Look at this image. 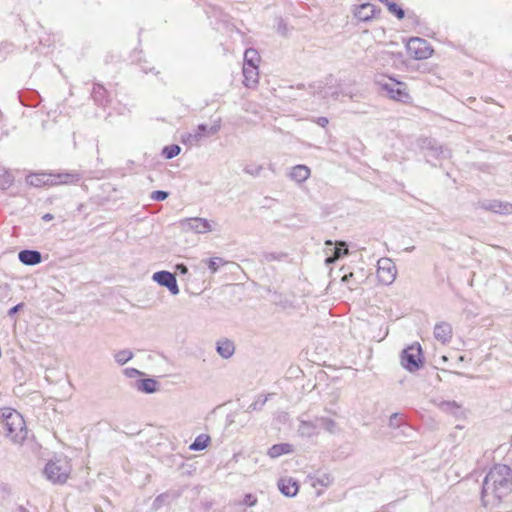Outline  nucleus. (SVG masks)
Wrapping results in <instances>:
<instances>
[{
    "instance_id": "obj_10",
    "label": "nucleus",
    "mask_w": 512,
    "mask_h": 512,
    "mask_svg": "<svg viewBox=\"0 0 512 512\" xmlns=\"http://www.w3.org/2000/svg\"><path fill=\"white\" fill-rule=\"evenodd\" d=\"M152 279L159 285L166 287L172 295L179 294L180 290L173 273L164 270L158 271L153 274Z\"/></svg>"
},
{
    "instance_id": "obj_5",
    "label": "nucleus",
    "mask_w": 512,
    "mask_h": 512,
    "mask_svg": "<svg viewBox=\"0 0 512 512\" xmlns=\"http://www.w3.org/2000/svg\"><path fill=\"white\" fill-rule=\"evenodd\" d=\"M401 364L409 372L420 369L423 364L420 344H413L402 351Z\"/></svg>"
},
{
    "instance_id": "obj_22",
    "label": "nucleus",
    "mask_w": 512,
    "mask_h": 512,
    "mask_svg": "<svg viewBox=\"0 0 512 512\" xmlns=\"http://www.w3.org/2000/svg\"><path fill=\"white\" fill-rule=\"evenodd\" d=\"M310 173V168L306 165H296L291 169L289 177L292 180L301 183L309 178Z\"/></svg>"
},
{
    "instance_id": "obj_8",
    "label": "nucleus",
    "mask_w": 512,
    "mask_h": 512,
    "mask_svg": "<svg viewBox=\"0 0 512 512\" xmlns=\"http://www.w3.org/2000/svg\"><path fill=\"white\" fill-rule=\"evenodd\" d=\"M409 55L415 59H427L432 55V48L429 43L422 38H411L407 43Z\"/></svg>"
},
{
    "instance_id": "obj_38",
    "label": "nucleus",
    "mask_w": 512,
    "mask_h": 512,
    "mask_svg": "<svg viewBox=\"0 0 512 512\" xmlns=\"http://www.w3.org/2000/svg\"><path fill=\"white\" fill-rule=\"evenodd\" d=\"M386 6H387L389 12L394 14L398 19L404 18V15H405L404 10L399 5L390 1Z\"/></svg>"
},
{
    "instance_id": "obj_18",
    "label": "nucleus",
    "mask_w": 512,
    "mask_h": 512,
    "mask_svg": "<svg viewBox=\"0 0 512 512\" xmlns=\"http://www.w3.org/2000/svg\"><path fill=\"white\" fill-rule=\"evenodd\" d=\"M375 6L370 3H363L354 10V16L360 21H369L375 15Z\"/></svg>"
},
{
    "instance_id": "obj_39",
    "label": "nucleus",
    "mask_w": 512,
    "mask_h": 512,
    "mask_svg": "<svg viewBox=\"0 0 512 512\" xmlns=\"http://www.w3.org/2000/svg\"><path fill=\"white\" fill-rule=\"evenodd\" d=\"M168 192L162 190L153 191L150 195L151 200L153 201H163L168 197Z\"/></svg>"
},
{
    "instance_id": "obj_33",
    "label": "nucleus",
    "mask_w": 512,
    "mask_h": 512,
    "mask_svg": "<svg viewBox=\"0 0 512 512\" xmlns=\"http://www.w3.org/2000/svg\"><path fill=\"white\" fill-rule=\"evenodd\" d=\"M439 409L451 414H456L460 409V405H458L455 401H442L438 405Z\"/></svg>"
},
{
    "instance_id": "obj_23",
    "label": "nucleus",
    "mask_w": 512,
    "mask_h": 512,
    "mask_svg": "<svg viewBox=\"0 0 512 512\" xmlns=\"http://www.w3.org/2000/svg\"><path fill=\"white\" fill-rule=\"evenodd\" d=\"M158 386V382L152 378L138 380L135 384L138 391L146 394L155 393L158 390Z\"/></svg>"
},
{
    "instance_id": "obj_45",
    "label": "nucleus",
    "mask_w": 512,
    "mask_h": 512,
    "mask_svg": "<svg viewBox=\"0 0 512 512\" xmlns=\"http://www.w3.org/2000/svg\"><path fill=\"white\" fill-rule=\"evenodd\" d=\"M24 306L23 303H19L17 304L16 306L12 307L9 311H8V316L12 317L14 316L22 307Z\"/></svg>"
},
{
    "instance_id": "obj_40",
    "label": "nucleus",
    "mask_w": 512,
    "mask_h": 512,
    "mask_svg": "<svg viewBox=\"0 0 512 512\" xmlns=\"http://www.w3.org/2000/svg\"><path fill=\"white\" fill-rule=\"evenodd\" d=\"M106 90L104 89L103 86L101 85H96L94 88H93V97L96 101H101L104 97V94H105Z\"/></svg>"
},
{
    "instance_id": "obj_25",
    "label": "nucleus",
    "mask_w": 512,
    "mask_h": 512,
    "mask_svg": "<svg viewBox=\"0 0 512 512\" xmlns=\"http://www.w3.org/2000/svg\"><path fill=\"white\" fill-rule=\"evenodd\" d=\"M293 452V446L289 443H280L275 444L268 450V455L271 458H277L284 454H289Z\"/></svg>"
},
{
    "instance_id": "obj_32",
    "label": "nucleus",
    "mask_w": 512,
    "mask_h": 512,
    "mask_svg": "<svg viewBox=\"0 0 512 512\" xmlns=\"http://www.w3.org/2000/svg\"><path fill=\"white\" fill-rule=\"evenodd\" d=\"M133 358V352L129 349H123L115 353L114 359L119 365H124Z\"/></svg>"
},
{
    "instance_id": "obj_11",
    "label": "nucleus",
    "mask_w": 512,
    "mask_h": 512,
    "mask_svg": "<svg viewBox=\"0 0 512 512\" xmlns=\"http://www.w3.org/2000/svg\"><path fill=\"white\" fill-rule=\"evenodd\" d=\"M298 427L296 433L301 438H312L319 435V424L317 417L314 420H306L302 416L298 418Z\"/></svg>"
},
{
    "instance_id": "obj_20",
    "label": "nucleus",
    "mask_w": 512,
    "mask_h": 512,
    "mask_svg": "<svg viewBox=\"0 0 512 512\" xmlns=\"http://www.w3.org/2000/svg\"><path fill=\"white\" fill-rule=\"evenodd\" d=\"M50 180H52L51 173H34L26 178L27 184L34 187L53 186Z\"/></svg>"
},
{
    "instance_id": "obj_47",
    "label": "nucleus",
    "mask_w": 512,
    "mask_h": 512,
    "mask_svg": "<svg viewBox=\"0 0 512 512\" xmlns=\"http://www.w3.org/2000/svg\"><path fill=\"white\" fill-rule=\"evenodd\" d=\"M164 498H165L164 494L157 496L153 503L154 507L159 508L161 503L163 502Z\"/></svg>"
},
{
    "instance_id": "obj_1",
    "label": "nucleus",
    "mask_w": 512,
    "mask_h": 512,
    "mask_svg": "<svg viewBox=\"0 0 512 512\" xmlns=\"http://www.w3.org/2000/svg\"><path fill=\"white\" fill-rule=\"evenodd\" d=\"M512 490V471L504 464H497L483 480L481 502L486 508L498 507Z\"/></svg>"
},
{
    "instance_id": "obj_3",
    "label": "nucleus",
    "mask_w": 512,
    "mask_h": 512,
    "mask_svg": "<svg viewBox=\"0 0 512 512\" xmlns=\"http://www.w3.org/2000/svg\"><path fill=\"white\" fill-rule=\"evenodd\" d=\"M375 83L386 92L387 96L392 100L399 102H409L410 95L407 91L405 83L395 80L394 78H385L383 75L375 78Z\"/></svg>"
},
{
    "instance_id": "obj_14",
    "label": "nucleus",
    "mask_w": 512,
    "mask_h": 512,
    "mask_svg": "<svg viewBox=\"0 0 512 512\" xmlns=\"http://www.w3.org/2000/svg\"><path fill=\"white\" fill-rule=\"evenodd\" d=\"M367 53H371L373 62L378 64L380 67H387L392 65L395 53L387 50L372 51L370 48L367 49Z\"/></svg>"
},
{
    "instance_id": "obj_26",
    "label": "nucleus",
    "mask_w": 512,
    "mask_h": 512,
    "mask_svg": "<svg viewBox=\"0 0 512 512\" xmlns=\"http://www.w3.org/2000/svg\"><path fill=\"white\" fill-rule=\"evenodd\" d=\"M426 157L429 159L430 157H435L439 159H447L451 157V151L448 148H445L441 145H431L428 148V153Z\"/></svg>"
},
{
    "instance_id": "obj_6",
    "label": "nucleus",
    "mask_w": 512,
    "mask_h": 512,
    "mask_svg": "<svg viewBox=\"0 0 512 512\" xmlns=\"http://www.w3.org/2000/svg\"><path fill=\"white\" fill-rule=\"evenodd\" d=\"M179 227L183 232H195L204 234L212 231L211 223L200 217L185 218L179 221Z\"/></svg>"
},
{
    "instance_id": "obj_29",
    "label": "nucleus",
    "mask_w": 512,
    "mask_h": 512,
    "mask_svg": "<svg viewBox=\"0 0 512 512\" xmlns=\"http://www.w3.org/2000/svg\"><path fill=\"white\" fill-rule=\"evenodd\" d=\"M260 56L258 52L253 48H248L244 53V65L258 66Z\"/></svg>"
},
{
    "instance_id": "obj_15",
    "label": "nucleus",
    "mask_w": 512,
    "mask_h": 512,
    "mask_svg": "<svg viewBox=\"0 0 512 512\" xmlns=\"http://www.w3.org/2000/svg\"><path fill=\"white\" fill-rule=\"evenodd\" d=\"M434 337L445 344L452 338V326L447 322L437 323L434 327Z\"/></svg>"
},
{
    "instance_id": "obj_12",
    "label": "nucleus",
    "mask_w": 512,
    "mask_h": 512,
    "mask_svg": "<svg viewBox=\"0 0 512 512\" xmlns=\"http://www.w3.org/2000/svg\"><path fill=\"white\" fill-rule=\"evenodd\" d=\"M82 178V175L77 171L72 172H61L51 173L50 183L52 185H71L78 183Z\"/></svg>"
},
{
    "instance_id": "obj_30",
    "label": "nucleus",
    "mask_w": 512,
    "mask_h": 512,
    "mask_svg": "<svg viewBox=\"0 0 512 512\" xmlns=\"http://www.w3.org/2000/svg\"><path fill=\"white\" fill-rule=\"evenodd\" d=\"M327 83L317 81L310 85V89L314 95H320L322 98H328Z\"/></svg>"
},
{
    "instance_id": "obj_9",
    "label": "nucleus",
    "mask_w": 512,
    "mask_h": 512,
    "mask_svg": "<svg viewBox=\"0 0 512 512\" xmlns=\"http://www.w3.org/2000/svg\"><path fill=\"white\" fill-rule=\"evenodd\" d=\"M475 207L485 211H491L500 215L512 214V203L508 201H501L497 199H483L479 200Z\"/></svg>"
},
{
    "instance_id": "obj_41",
    "label": "nucleus",
    "mask_w": 512,
    "mask_h": 512,
    "mask_svg": "<svg viewBox=\"0 0 512 512\" xmlns=\"http://www.w3.org/2000/svg\"><path fill=\"white\" fill-rule=\"evenodd\" d=\"M262 171V166L258 165V166H246L244 168V172L249 174V175H252V176H258Z\"/></svg>"
},
{
    "instance_id": "obj_36",
    "label": "nucleus",
    "mask_w": 512,
    "mask_h": 512,
    "mask_svg": "<svg viewBox=\"0 0 512 512\" xmlns=\"http://www.w3.org/2000/svg\"><path fill=\"white\" fill-rule=\"evenodd\" d=\"M13 180V176L9 172L4 171L0 174V188L3 190L8 189L12 185Z\"/></svg>"
},
{
    "instance_id": "obj_44",
    "label": "nucleus",
    "mask_w": 512,
    "mask_h": 512,
    "mask_svg": "<svg viewBox=\"0 0 512 512\" xmlns=\"http://www.w3.org/2000/svg\"><path fill=\"white\" fill-rule=\"evenodd\" d=\"M123 372L125 376L128 378H136L137 376L142 374V372L135 368H126Z\"/></svg>"
},
{
    "instance_id": "obj_43",
    "label": "nucleus",
    "mask_w": 512,
    "mask_h": 512,
    "mask_svg": "<svg viewBox=\"0 0 512 512\" xmlns=\"http://www.w3.org/2000/svg\"><path fill=\"white\" fill-rule=\"evenodd\" d=\"M256 503H257V498L254 495L250 494V493L246 494L244 496L243 501H242V504L246 505L248 507L255 506Z\"/></svg>"
},
{
    "instance_id": "obj_52",
    "label": "nucleus",
    "mask_w": 512,
    "mask_h": 512,
    "mask_svg": "<svg viewBox=\"0 0 512 512\" xmlns=\"http://www.w3.org/2000/svg\"><path fill=\"white\" fill-rule=\"evenodd\" d=\"M16 511L17 512H29V510L27 508H25L24 506H19Z\"/></svg>"
},
{
    "instance_id": "obj_4",
    "label": "nucleus",
    "mask_w": 512,
    "mask_h": 512,
    "mask_svg": "<svg viewBox=\"0 0 512 512\" xmlns=\"http://www.w3.org/2000/svg\"><path fill=\"white\" fill-rule=\"evenodd\" d=\"M70 472L71 465L66 458L50 460L44 468L46 478L54 484L65 483Z\"/></svg>"
},
{
    "instance_id": "obj_51",
    "label": "nucleus",
    "mask_w": 512,
    "mask_h": 512,
    "mask_svg": "<svg viewBox=\"0 0 512 512\" xmlns=\"http://www.w3.org/2000/svg\"><path fill=\"white\" fill-rule=\"evenodd\" d=\"M338 95H339V93H338L337 91H333V92H329V91H328V97H330V96H331V97H333V98L337 99V98H338Z\"/></svg>"
},
{
    "instance_id": "obj_42",
    "label": "nucleus",
    "mask_w": 512,
    "mask_h": 512,
    "mask_svg": "<svg viewBox=\"0 0 512 512\" xmlns=\"http://www.w3.org/2000/svg\"><path fill=\"white\" fill-rule=\"evenodd\" d=\"M401 418L399 417V414L394 413L390 416L389 419V427L391 428H398L401 426Z\"/></svg>"
},
{
    "instance_id": "obj_21",
    "label": "nucleus",
    "mask_w": 512,
    "mask_h": 512,
    "mask_svg": "<svg viewBox=\"0 0 512 512\" xmlns=\"http://www.w3.org/2000/svg\"><path fill=\"white\" fill-rule=\"evenodd\" d=\"M19 260L29 266L37 265L41 262V253L36 250H22L18 254Z\"/></svg>"
},
{
    "instance_id": "obj_54",
    "label": "nucleus",
    "mask_w": 512,
    "mask_h": 512,
    "mask_svg": "<svg viewBox=\"0 0 512 512\" xmlns=\"http://www.w3.org/2000/svg\"><path fill=\"white\" fill-rule=\"evenodd\" d=\"M325 244H326L327 246L333 245V243H332V241H331V240H327V241L325 242Z\"/></svg>"
},
{
    "instance_id": "obj_16",
    "label": "nucleus",
    "mask_w": 512,
    "mask_h": 512,
    "mask_svg": "<svg viewBox=\"0 0 512 512\" xmlns=\"http://www.w3.org/2000/svg\"><path fill=\"white\" fill-rule=\"evenodd\" d=\"M216 351L223 359H229L235 353L234 342L228 338H221L216 342Z\"/></svg>"
},
{
    "instance_id": "obj_46",
    "label": "nucleus",
    "mask_w": 512,
    "mask_h": 512,
    "mask_svg": "<svg viewBox=\"0 0 512 512\" xmlns=\"http://www.w3.org/2000/svg\"><path fill=\"white\" fill-rule=\"evenodd\" d=\"M175 268H176V271L181 274H186L188 272L187 266L184 265L183 263L177 264Z\"/></svg>"
},
{
    "instance_id": "obj_49",
    "label": "nucleus",
    "mask_w": 512,
    "mask_h": 512,
    "mask_svg": "<svg viewBox=\"0 0 512 512\" xmlns=\"http://www.w3.org/2000/svg\"><path fill=\"white\" fill-rule=\"evenodd\" d=\"M54 218V216L50 213H46L42 216V219L45 221V222H48V221H51L52 219Z\"/></svg>"
},
{
    "instance_id": "obj_50",
    "label": "nucleus",
    "mask_w": 512,
    "mask_h": 512,
    "mask_svg": "<svg viewBox=\"0 0 512 512\" xmlns=\"http://www.w3.org/2000/svg\"><path fill=\"white\" fill-rule=\"evenodd\" d=\"M351 277H353V273L344 275L341 280L342 282H348Z\"/></svg>"
},
{
    "instance_id": "obj_13",
    "label": "nucleus",
    "mask_w": 512,
    "mask_h": 512,
    "mask_svg": "<svg viewBox=\"0 0 512 512\" xmlns=\"http://www.w3.org/2000/svg\"><path fill=\"white\" fill-rule=\"evenodd\" d=\"M219 130H220L219 124L212 125L211 127H208L205 124H200V125H198L197 130L195 131L194 134L188 135L187 141L192 145L197 144L203 137L214 135Z\"/></svg>"
},
{
    "instance_id": "obj_24",
    "label": "nucleus",
    "mask_w": 512,
    "mask_h": 512,
    "mask_svg": "<svg viewBox=\"0 0 512 512\" xmlns=\"http://www.w3.org/2000/svg\"><path fill=\"white\" fill-rule=\"evenodd\" d=\"M317 422L319 424V430L323 429L330 434H336L339 432L338 424L329 417H317Z\"/></svg>"
},
{
    "instance_id": "obj_27",
    "label": "nucleus",
    "mask_w": 512,
    "mask_h": 512,
    "mask_svg": "<svg viewBox=\"0 0 512 512\" xmlns=\"http://www.w3.org/2000/svg\"><path fill=\"white\" fill-rule=\"evenodd\" d=\"M210 442V436L207 434L198 435L194 442L189 446L190 450L201 451L204 450Z\"/></svg>"
},
{
    "instance_id": "obj_19",
    "label": "nucleus",
    "mask_w": 512,
    "mask_h": 512,
    "mask_svg": "<svg viewBox=\"0 0 512 512\" xmlns=\"http://www.w3.org/2000/svg\"><path fill=\"white\" fill-rule=\"evenodd\" d=\"M244 85L248 88L254 87L258 83V66L243 65Z\"/></svg>"
},
{
    "instance_id": "obj_37",
    "label": "nucleus",
    "mask_w": 512,
    "mask_h": 512,
    "mask_svg": "<svg viewBox=\"0 0 512 512\" xmlns=\"http://www.w3.org/2000/svg\"><path fill=\"white\" fill-rule=\"evenodd\" d=\"M267 400L268 398L266 396H259L253 403L248 406L247 412L261 410L266 404Z\"/></svg>"
},
{
    "instance_id": "obj_35",
    "label": "nucleus",
    "mask_w": 512,
    "mask_h": 512,
    "mask_svg": "<svg viewBox=\"0 0 512 512\" xmlns=\"http://www.w3.org/2000/svg\"><path fill=\"white\" fill-rule=\"evenodd\" d=\"M207 266L211 273H216L221 265H225L227 262L221 257H213L207 260Z\"/></svg>"
},
{
    "instance_id": "obj_2",
    "label": "nucleus",
    "mask_w": 512,
    "mask_h": 512,
    "mask_svg": "<svg viewBox=\"0 0 512 512\" xmlns=\"http://www.w3.org/2000/svg\"><path fill=\"white\" fill-rule=\"evenodd\" d=\"M0 428L5 438L13 444L22 445L27 438L28 430L22 415L12 408L0 410Z\"/></svg>"
},
{
    "instance_id": "obj_34",
    "label": "nucleus",
    "mask_w": 512,
    "mask_h": 512,
    "mask_svg": "<svg viewBox=\"0 0 512 512\" xmlns=\"http://www.w3.org/2000/svg\"><path fill=\"white\" fill-rule=\"evenodd\" d=\"M180 151H181L180 146H178L176 144H172V145L165 146L163 148L162 155L166 159H172V158L176 157L177 155H179Z\"/></svg>"
},
{
    "instance_id": "obj_48",
    "label": "nucleus",
    "mask_w": 512,
    "mask_h": 512,
    "mask_svg": "<svg viewBox=\"0 0 512 512\" xmlns=\"http://www.w3.org/2000/svg\"><path fill=\"white\" fill-rule=\"evenodd\" d=\"M316 122L321 127H325L329 123V121L326 117H318Z\"/></svg>"
},
{
    "instance_id": "obj_7",
    "label": "nucleus",
    "mask_w": 512,
    "mask_h": 512,
    "mask_svg": "<svg viewBox=\"0 0 512 512\" xmlns=\"http://www.w3.org/2000/svg\"><path fill=\"white\" fill-rule=\"evenodd\" d=\"M377 277L379 281L385 285L392 284L397 275L395 264L390 258H381L378 260Z\"/></svg>"
},
{
    "instance_id": "obj_53",
    "label": "nucleus",
    "mask_w": 512,
    "mask_h": 512,
    "mask_svg": "<svg viewBox=\"0 0 512 512\" xmlns=\"http://www.w3.org/2000/svg\"><path fill=\"white\" fill-rule=\"evenodd\" d=\"M414 249H415V247H414V246H411V247H407V248H405V251H406V252H412Z\"/></svg>"
},
{
    "instance_id": "obj_28",
    "label": "nucleus",
    "mask_w": 512,
    "mask_h": 512,
    "mask_svg": "<svg viewBox=\"0 0 512 512\" xmlns=\"http://www.w3.org/2000/svg\"><path fill=\"white\" fill-rule=\"evenodd\" d=\"M348 254V246L345 242H338L334 247V254L326 259L327 263H332L342 255Z\"/></svg>"
},
{
    "instance_id": "obj_55",
    "label": "nucleus",
    "mask_w": 512,
    "mask_h": 512,
    "mask_svg": "<svg viewBox=\"0 0 512 512\" xmlns=\"http://www.w3.org/2000/svg\"><path fill=\"white\" fill-rule=\"evenodd\" d=\"M382 3H385L386 5L390 2L389 0H379Z\"/></svg>"
},
{
    "instance_id": "obj_17",
    "label": "nucleus",
    "mask_w": 512,
    "mask_h": 512,
    "mask_svg": "<svg viewBox=\"0 0 512 512\" xmlns=\"http://www.w3.org/2000/svg\"><path fill=\"white\" fill-rule=\"evenodd\" d=\"M278 488L287 497H294L298 493L299 486L293 478H281L278 481Z\"/></svg>"
},
{
    "instance_id": "obj_31",
    "label": "nucleus",
    "mask_w": 512,
    "mask_h": 512,
    "mask_svg": "<svg viewBox=\"0 0 512 512\" xmlns=\"http://www.w3.org/2000/svg\"><path fill=\"white\" fill-rule=\"evenodd\" d=\"M311 480L313 487H316L317 485L328 487L333 482V478L330 474L327 473H322L319 476L312 478Z\"/></svg>"
}]
</instances>
